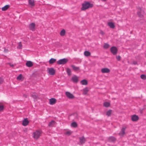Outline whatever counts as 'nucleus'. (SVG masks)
Returning <instances> with one entry per match:
<instances>
[{
	"label": "nucleus",
	"instance_id": "obj_1",
	"mask_svg": "<svg viewBox=\"0 0 146 146\" xmlns=\"http://www.w3.org/2000/svg\"><path fill=\"white\" fill-rule=\"evenodd\" d=\"M82 6L81 10L85 11L89 8L92 7L93 5L88 1H84L82 4Z\"/></svg>",
	"mask_w": 146,
	"mask_h": 146
},
{
	"label": "nucleus",
	"instance_id": "obj_2",
	"mask_svg": "<svg viewBox=\"0 0 146 146\" xmlns=\"http://www.w3.org/2000/svg\"><path fill=\"white\" fill-rule=\"evenodd\" d=\"M68 61V60L67 58H64L59 60L57 62V63L58 65L64 64Z\"/></svg>",
	"mask_w": 146,
	"mask_h": 146
},
{
	"label": "nucleus",
	"instance_id": "obj_3",
	"mask_svg": "<svg viewBox=\"0 0 146 146\" xmlns=\"http://www.w3.org/2000/svg\"><path fill=\"white\" fill-rule=\"evenodd\" d=\"M41 133L38 131H36L33 133V137L34 138L37 139L40 135Z\"/></svg>",
	"mask_w": 146,
	"mask_h": 146
},
{
	"label": "nucleus",
	"instance_id": "obj_4",
	"mask_svg": "<svg viewBox=\"0 0 146 146\" xmlns=\"http://www.w3.org/2000/svg\"><path fill=\"white\" fill-rule=\"evenodd\" d=\"M117 50V48L115 46H112L110 48L111 52L113 55L116 54Z\"/></svg>",
	"mask_w": 146,
	"mask_h": 146
},
{
	"label": "nucleus",
	"instance_id": "obj_5",
	"mask_svg": "<svg viewBox=\"0 0 146 146\" xmlns=\"http://www.w3.org/2000/svg\"><path fill=\"white\" fill-rule=\"evenodd\" d=\"M35 25L34 23H31L29 25V28L30 30L32 31H34L35 30Z\"/></svg>",
	"mask_w": 146,
	"mask_h": 146
},
{
	"label": "nucleus",
	"instance_id": "obj_6",
	"mask_svg": "<svg viewBox=\"0 0 146 146\" xmlns=\"http://www.w3.org/2000/svg\"><path fill=\"white\" fill-rule=\"evenodd\" d=\"M65 94L67 97L69 99H72L75 98L74 96L69 92H66Z\"/></svg>",
	"mask_w": 146,
	"mask_h": 146
},
{
	"label": "nucleus",
	"instance_id": "obj_7",
	"mask_svg": "<svg viewBox=\"0 0 146 146\" xmlns=\"http://www.w3.org/2000/svg\"><path fill=\"white\" fill-rule=\"evenodd\" d=\"M143 11L142 10L141 8L139 7L138 9L137 14L139 17H143L142 13Z\"/></svg>",
	"mask_w": 146,
	"mask_h": 146
},
{
	"label": "nucleus",
	"instance_id": "obj_8",
	"mask_svg": "<svg viewBox=\"0 0 146 146\" xmlns=\"http://www.w3.org/2000/svg\"><path fill=\"white\" fill-rule=\"evenodd\" d=\"M48 69V73L50 75H53L55 74L56 71L54 68H51Z\"/></svg>",
	"mask_w": 146,
	"mask_h": 146
},
{
	"label": "nucleus",
	"instance_id": "obj_9",
	"mask_svg": "<svg viewBox=\"0 0 146 146\" xmlns=\"http://www.w3.org/2000/svg\"><path fill=\"white\" fill-rule=\"evenodd\" d=\"M71 80L74 83H77L78 81V77L76 75H74L73 76Z\"/></svg>",
	"mask_w": 146,
	"mask_h": 146
},
{
	"label": "nucleus",
	"instance_id": "obj_10",
	"mask_svg": "<svg viewBox=\"0 0 146 146\" xmlns=\"http://www.w3.org/2000/svg\"><path fill=\"white\" fill-rule=\"evenodd\" d=\"M29 123V121L27 118H25L23 120L22 125L24 126L27 125Z\"/></svg>",
	"mask_w": 146,
	"mask_h": 146
},
{
	"label": "nucleus",
	"instance_id": "obj_11",
	"mask_svg": "<svg viewBox=\"0 0 146 146\" xmlns=\"http://www.w3.org/2000/svg\"><path fill=\"white\" fill-rule=\"evenodd\" d=\"M131 120L132 121H137L139 119V117L136 115H132L131 116Z\"/></svg>",
	"mask_w": 146,
	"mask_h": 146
},
{
	"label": "nucleus",
	"instance_id": "obj_12",
	"mask_svg": "<svg viewBox=\"0 0 146 146\" xmlns=\"http://www.w3.org/2000/svg\"><path fill=\"white\" fill-rule=\"evenodd\" d=\"M71 67L74 71L76 72L78 71H79V72L80 71V67H79L76 66L74 65H71Z\"/></svg>",
	"mask_w": 146,
	"mask_h": 146
},
{
	"label": "nucleus",
	"instance_id": "obj_13",
	"mask_svg": "<svg viewBox=\"0 0 146 146\" xmlns=\"http://www.w3.org/2000/svg\"><path fill=\"white\" fill-rule=\"evenodd\" d=\"M56 100L54 98H51L49 100V104L50 105H53L56 103Z\"/></svg>",
	"mask_w": 146,
	"mask_h": 146
},
{
	"label": "nucleus",
	"instance_id": "obj_14",
	"mask_svg": "<svg viewBox=\"0 0 146 146\" xmlns=\"http://www.w3.org/2000/svg\"><path fill=\"white\" fill-rule=\"evenodd\" d=\"M101 71L103 73H108L110 72V70L108 68H102L101 70Z\"/></svg>",
	"mask_w": 146,
	"mask_h": 146
},
{
	"label": "nucleus",
	"instance_id": "obj_15",
	"mask_svg": "<svg viewBox=\"0 0 146 146\" xmlns=\"http://www.w3.org/2000/svg\"><path fill=\"white\" fill-rule=\"evenodd\" d=\"M116 141V139L114 137L111 136L109 137L108 141L111 142H115Z\"/></svg>",
	"mask_w": 146,
	"mask_h": 146
},
{
	"label": "nucleus",
	"instance_id": "obj_16",
	"mask_svg": "<svg viewBox=\"0 0 146 146\" xmlns=\"http://www.w3.org/2000/svg\"><path fill=\"white\" fill-rule=\"evenodd\" d=\"M79 139L80 142L81 144H82L85 143L86 139L84 136L79 137Z\"/></svg>",
	"mask_w": 146,
	"mask_h": 146
},
{
	"label": "nucleus",
	"instance_id": "obj_17",
	"mask_svg": "<svg viewBox=\"0 0 146 146\" xmlns=\"http://www.w3.org/2000/svg\"><path fill=\"white\" fill-rule=\"evenodd\" d=\"M126 128V127H123L121 129V131L119 133V134L121 135L122 136L124 135L125 134V130Z\"/></svg>",
	"mask_w": 146,
	"mask_h": 146
},
{
	"label": "nucleus",
	"instance_id": "obj_18",
	"mask_svg": "<svg viewBox=\"0 0 146 146\" xmlns=\"http://www.w3.org/2000/svg\"><path fill=\"white\" fill-rule=\"evenodd\" d=\"M26 64L27 67H31L33 65V62L30 61H27Z\"/></svg>",
	"mask_w": 146,
	"mask_h": 146
},
{
	"label": "nucleus",
	"instance_id": "obj_19",
	"mask_svg": "<svg viewBox=\"0 0 146 146\" xmlns=\"http://www.w3.org/2000/svg\"><path fill=\"white\" fill-rule=\"evenodd\" d=\"M108 25L112 29H114L115 27L114 24L112 22H109L108 23Z\"/></svg>",
	"mask_w": 146,
	"mask_h": 146
},
{
	"label": "nucleus",
	"instance_id": "obj_20",
	"mask_svg": "<svg viewBox=\"0 0 146 146\" xmlns=\"http://www.w3.org/2000/svg\"><path fill=\"white\" fill-rule=\"evenodd\" d=\"M56 122L54 120H52L50 122L48 125L49 127H52L54 126V124Z\"/></svg>",
	"mask_w": 146,
	"mask_h": 146
},
{
	"label": "nucleus",
	"instance_id": "obj_21",
	"mask_svg": "<svg viewBox=\"0 0 146 146\" xmlns=\"http://www.w3.org/2000/svg\"><path fill=\"white\" fill-rule=\"evenodd\" d=\"M80 83L83 85H87L88 84L87 80L85 79H84L81 81Z\"/></svg>",
	"mask_w": 146,
	"mask_h": 146
},
{
	"label": "nucleus",
	"instance_id": "obj_22",
	"mask_svg": "<svg viewBox=\"0 0 146 146\" xmlns=\"http://www.w3.org/2000/svg\"><path fill=\"white\" fill-rule=\"evenodd\" d=\"M56 61V59L53 58H51L49 61V63L52 64L54 63Z\"/></svg>",
	"mask_w": 146,
	"mask_h": 146
},
{
	"label": "nucleus",
	"instance_id": "obj_23",
	"mask_svg": "<svg viewBox=\"0 0 146 146\" xmlns=\"http://www.w3.org/2000/svg\"><path fill=\"white\" fill-rule=\"evenodd\" d=\"M9 5H6L2 8V11H5L7 10L9 7Z\"/></svg>",
	"mask_w": 146,
	"mask_h": 146
},
{
	"label": "nucleus",
	"instance_id": "obj_24",
	"mask_svg": "<svg viewBox=\"0 0 146 146\" xmlns=\"http://www.w3.org/2000/svg\"><path fill=\"white\" fill-rule=\"evenodd\" d=\"M29 3L32 6H34L35 5L34 0H29Z\"/></svg>",
	"mask_w": 146,
	"mask_h": 146
},
{
	"label": "nucleus",
	"instance_id": "obj_25",
	"mask_svg": "<svg viewBox=\"0 0 146 146\" xmlns=\"http://www.w3.org/2000/svg\"><path fill=\"white\" fill-rule=\"evenodd\" d=\"M65 33L66 31L65 30L63 29L60 31V35L61 36H63L65 35Z\"/></svg>",
	"mask_w": 146,
	"mask_h": 146
},
{
	"label": "nucleus",
	"instance_id": "obj_26",
	"mask_svg": "<svg viewBox=\"0 0 146 146\" xmlns=\"http://www.w3.org/2000/svg\"><path fill=\"white\" fill-rule=\"evenodd\" d=\"M84 54L86 56H88L90 55L91 53L88 51H86L84 52Z\"/></svg>",
	"mask_w": 146,
	"mask_h": 146
},
{
	"label": "nucleus",
	"instance_id": "obj_27",
	"mask_svg": "<svg viewBox=\"0 0 146 146\" xmlns=\"http://www.w3.org/2000/svg\"><path fill=\"white\" fill-rule=\"evenodd\" d=\"M31 96L35 99H36L38 97V95L36 94L35 92L33 93V94L31 95Z\"/></svg>",
	"mask_w": 146,
	"mask_h": 146
},
{
	"label": "nucleus",
	"instance_id": "obj_28",
	"mask_svg": "<svg viewBox=\"0 0 146 146\" xmlns=\"http://www.w3.org/2000/svg\"><path fill=\"white\" fill-rule=\"evenodd\" d=\"M66 72L68 75L69 76H70L71 74V70L69 68L66 69Z\"/></svg>",
	"mask_w": 146,
	"mask_h": 146
},
{
	"label": "nucleus",
	"instance_id": "obj_29",
	"mask_svg": "<svg viewBox=\"0 0 146 146\" xmlns=\"http://www.w3.org/2000/svg\"><path fill=\"white\" fill-rule=\"evenodd\" d=\"M71 126L74 127H76L78 126L77 123L75 122H72L71 124Z\"/></svg>",
	"mask_w": 146,
	"mask_h": 146
},
{
	"label": "nucleus",
	"instance_id": "obj_30",
	"mask_svg": "<svg viewBox=\"0 0 146 146\" xmlns=\"http://www.w3.org/2000/svg\"><path fill=\"white\" fill-rule=\"evenodd\" d=\"M83 94H84L85 95L87 94V92H88L89 90L88 88L87 87H86L84 88V89L83 90Z\"/></svg>",
	"mask_w": 146,
	"mask_h": 146
},
{
	"label": "nucleus",
	"instance_id": "obj_31",
	"mask_svg": "<svg viewBox=\"0 0 146 146\" xmlns=\"http://www.w3.org/2000/svg\"><path fill=\"white\" fill-rule=\"evenodd\" d=\"M103 105L104 106L106 107H108L110 106V104L109 102H106L104 103Z\"/></svg>",
	"mask_w": 146,
	"mask_h": 146
},
{
	"label": "nucleus",
	"instance_id": "obj_32",
	"mask_svg": "<svg viewBox=\"0 0 146 146\" xmlns=\"http://www.w3.org/2000/svg\"><path fill=\"white\" fill-rule=\"evenodd\" d=\"M112 110H109L108 111L106 112V115L108 116H110L111 113H112Z\"/></svg>",
	"mask_w": 146,
	"mask_h": 146
},
{
	"label": "nucleus",
	"instance_id": "obj_33",
	"mask_svg": "<svg viewBox=\"0 0 146 146\" xmlns=\"http://www.w3.org/2000/svg\"><path fill=\"white\" fill-rule=\"evenodd\" d=\"M23 76L22 74H20L17 77V79L18 80H21L22 77Z\"/></svg>",
	"mask_w": 146,
	"mask_h": 146
},
{
	"label": "nucleus",
	"instance_id": "obj_34",
	"mask_svg": "<svg viewBox=\"0 0 146 146\" xmlns=\"http://www.w3.org/2000/svg\"><path fill=\"white\" fill-rule=\"evenodd\" d=\"M110 46V45L107 43H105L104 47L105 49H107Z\"/></svg>",
	"mask_w": 146,
	"mask_h": 146
},
{
	"label": "nucleus",
	"instance_id": "obj_35",
	"mask_svg": "<svg viewBox=\"0 0 146 146\" xmlns=\"http://www.w3.org/2000/svg\"><path fill=\"white\" fill-rule=\"evenodd\" d=\"M141 79L144 80H146V75L144 74H142L141 76Z\"/></svg>",
	"mask_w": 146,
	"mask_h": 146
},
{
	"label": "nucleus",
	"instance_id": "obj_36",
	"mask_svg": "<svg viewBox=\"0 0 146 146\" xmlns=\"http://www.w3.org/2000/svg\"><path fill=\"white\" fill-rule=\"evenodd\" d=\"M22 47V44L21 42H19V46L18 47V48L19 49H21Z\"/></svg>",
	"mask_w": 146,
	"mask_h": 146
},
{
	"label": "nucleus",
	"instance_id": "obj_37",
	"mask_svg": "<svg viewBox=\"0 0 146 146\" xmlns=\"http://www.w3.org/2000/svg\"><path fill=\"white\" fill-rule=\"evenodd\" d=\"M72 133V132L70 131H67L65 133V134L68 135H70Z\"/></svg>",
	"mask_w": 146,
	"mask_h": 146
},
{
	"label": "nucleus",
	"instance_id": "obj_38",
	"mask_svg": "<svg viewBox=\"0 0 146 146\" xmlns=\"http://www.w3.org/2000/svg\"><path fill=\"white\" fill-rule=\"evenodd\" d=\"M144 110V108L140 109L138 111V112L142 114L143 113V111Z\"/></svg>",
	"mask_w": 146,
	"mask_h": 146
},
{
	"label": "nucleus",
	"instance_id": "obj_39",
	"mask_svg": "<svg viewBox=\"0 0 146 146\" xmlns=\"http://www.w3.org/2000/svg\"><path fill=\"white\" fill-rule=\"evenodd\" d=\"M3 79L2 78H0V84H2L3 82Z\"/></svg>",
	"mask_w": 146,
	"mask_h": 146
},
{
	"label": "nucleus",
	"instance_id": "obj_40",
	"mask_svg": "<svg viewBox=\"0 0 146 146\" xmlns=\"http://www.w3.org/2000/svg\"><path fill=\"white\" fill-rule=\"evenodd\" d=\"M4 108V106L3 105L0 106V111H1Z\"/></svg>",
	"mask_w": 146,
	"mask_h": 146
},
{
	"label": "nucleus",
	"instance_id": "obj_41",
	"mask_svg": "<svg viewBox=\"0 0 146 146\" xmlns=\"http://www.w3.org/2000/svg\"><path fill=\"white\" fill-rule=\"evenodd\" d=\"M116 58L119 61L121 59V57L119 56H116Z\"/></svg>",
	"mask_w": 146,
	"mask_h": 146
},
{
	"label": "nucleus",
	"instance_id": "obj_42",
	"mask_svg": "<svg viewBox=\"0 0 146 146\" xmlns=\"http://www.w3.org/2000/svg\"><path fill=\"white\" fill-rule=\"evenodd\" d=\"M133 64L134 65L137 64V62L136 61H133Z\"/></svg>",
	"mask_w": 146,
	"mask_h": 146
},
{
	"label": "nucleus",
	"instance_id": "obj_43",
	"mask_svg": "<svg viewBox=\"0 0 146 146\" xmlns=\"http://www.w3.org/2000/svg\"><path fill=\"white\" fill-rule=\"evenodd\" d=\"M9 64L10 65V66H11L12 67H13L14 66V65L13 64H11L10 63H9Z\"/></svg>",
	"mask_w": 146,
	"mask_h": 146
},
{
	"label": "nucleus",
	"instance_id": "obj_44",
	"mask_svg": "<svg viewBox=\"0 0 146 146\" xmlns=\"http://www.w3.org/2000/svg\"><path fill=\"white\" fill-rule=\"evenodd\" d=\"M105 33L103 32V31H101V35H104L105 34Z\"/></svg>",
	"mask_w": 146,
	"mask_h": 146
},
{
	"label": "nucleus",
	"instance_id": "obj_45",
	"mask_svg": "<svg viewBox=\"0 0 146 146\" xmlns=\"http://www.w3.org/2000/svg\"><path fill=\"white\" fill-rule=\"evenodd\" d=\"M8 49H5H5L4 50V51L5 52H7L8 51Z\"/></svg>",
	"mask_w": 146,
	"mask_h": 146
},
{
	"label": "nucleus",
	"instance_id": "obj_46",
	"mask_svg": "<svg viewBox=\"0 0 146 146\" xmlns=\"http://www.w3.org/2000/svg\"><path fill=\"white\" fill-rule=\"evenodd\" d=\"M23 96L25 98H27V96L25 94H23Z\"/></svg>",
	"mask_w": 146,
	"mask_h": 146
}]
</instances>
